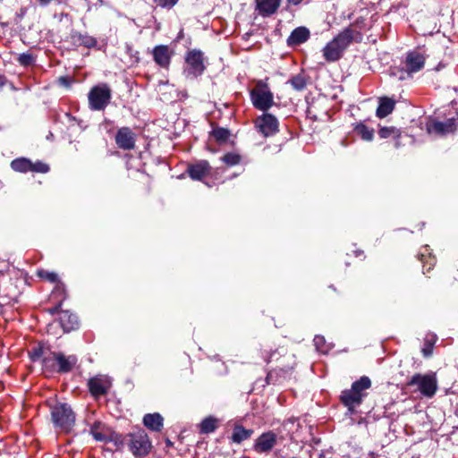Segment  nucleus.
I'll return each instance as SVG.
<instances>
[{
  "instance_id": "obj_1",
  "label": "nucleus",
  "mask_w": 458,
  "mask_h": 458,
  "mask_svg": "<svg viewBox=\"0 0 458 458\" xmlns=\"http://www.w3.org/2000/svg\"><path fill=\"white\" fill-rule=\"evenodd\" d=\"M371 387V380L367 376H362L360 379L352 384L350 389L344 390L340 395L342 403L353 411L360 406L363 399L367 396L366 391Z\"/></svg>"
},
{
  "instance_id": "obj_2",
  "label": "nucleus",
  "mask_w": 458,
  "mask_h": 458,
  "mask_svg": "<svg viewBox=\"0 0 458 458\" xmlns=\"http://www.w3.org/2000/svg\"><path fill=\"white\" fill-rule=\"evenodd\" d=\"M267 81L268 79L257 81L254 87L250 90L252 106L261 112H268L272 106L276 105Z\"/></svg>"
},
{
  "instance_id": "obj_3",
  "label": "nucleus",
  "mask_w": 458,
  "mask_h": 458,
  "mask_svg": "<svg viewBox=\"0 0 458 458\" xmlns=\"http://www.w3.org/2000/svg\"><path fill=\"white\" fill-rule=\"evenodd\" d=\"M29 356L33 362H41L44 373L57 372L58 352H52L48 346L38 344L29 351Z\"/></svg>"
},
{
  "instance_id": "obj_4",
  "label": "nucleus",
  "mask_w": 458,
  "mask_h": 458,
  "mask_svg": "<svg viewBox=\"0 0 458 458\" xmlns=\"http://www.w3.org/2000/svg\"><path fill=\"white\" fill-rule=\"evenodd\" d=\"M51 418L55 427L64 432L71 431L75 423V414L66 403L53 406Z\"/></svg>"
},
{
  "instance_id": "obj_5",
  "label": "nucleus",
  "mask_w": 458,
  "mask_h": 458,
  "mask_svg": "<svg viewBox=\"0 0 458 458\" xmlns=\"http://www.w3.org/2000/svg\"><path fill=\"white\" fill-rule=\"evenodd\" d=\"M426 55L424 53L418 49H414L406 53L405 58L403 62V68L398 71L400 72L399 80L403 81L421 71L425 66Z\"/></svg>"
},
{
  "instance_id": "obj_6",
  "label": "nucleus",
  "mask_w": 458,
  "mask_h": 458,
  "mask_svg": "<svg viewBox=\"0 0 458 458\" xmlns=\"http://www.w3.org/2000/svg\"><path fill=\"white\" fill-rule=\"evenodd\" d=\"M417 386V391L421 395L431 398L437 390V378L435 373L428 374H414L407 382V386Z\"/></svg>"
},
{
  "instance_id": "obj_7",
  "label": "nucleus",
  "mask_w": 458,
  "mask_h": 458,
  "mask_svg": "<svg viewBox=\"0 0 458 458\" xmlns=\"http://www.w3.org/2000/svg\"><path fill=\"white\" fill-rule=\"evenodd\" d=\"M88 98L90 110L102 111L110 103L112 90L106 83H100L89 90Z\"/></svg>"
},
{
  "instance_id": "obj_8",
  "label": "nucleus",
  "mask_w": 458,
  "mask_h": 458,
  "mask_svg": "<svg viewBox=\"0 0 458 458\" xmlns=\"http://www.w3.org/2000/svg\"><path fill=\"white\" fill-rule=\"evenodd\" d=\"M206 70L204 53L191 49L186 53L183 73L187 78L196 79Z\"/></svg>"
},
{
  "instance_id": "obj_9",
  "label": "nucleus",
  "mask_w": 458,
  "mask_h": 458,
  "mask_svg": "<svg viewBox=\"0 0 458 458\" xmlns=\"http://www.w3.org/2000/svg\"><path fill=\"white\" fill-rule=\"evenodd\" d=\"M256 131L264 137L275 135L279 131L278 119L268 112H263L253 121Z\"/></svg>"
},
{
  "instance_id": "obj_10",
  "label": "nucleus",
  "mask_w": 458,
  "mask_h": 458,
  "mask_svg": "<svg viewBox=\"0 0 458 458\" xmlns=\"http://www.w3.org/2000/svg\"><path fill=\"white\" fill-rule=\"evenodd\" d=\"M129 437L128 445L134 456L144 457L148 454L151 449V442L143 430L131 433Z\"/></svg>"
},
{
  "instance_id": "obj_11",
  "label": "nucleus",
  "mask_w": 458,
  "mask_h": 458,
  "mask_svg": "<svg viewBox=\"0 0 458 458\" xmlns=\"http://www.w3.org/2000/svg\"><path fill=\"white\" fill-rule=\"evenodd\" d=\"M335 42L339 46V47L344 52V50L352 43V42H360L362 40V34L355 30L352 25L345 28L342 30L337 36L334 38Z\"/></svg>"
},
{
  "instance_id": "obj_12",
  "label": "nucleus",
  "mask_w": 458,
  "mask_h": 458,
  "mask_svg": "<svg viewBox=\"0 0 458 458\" xmlns=\"http://www.w3.org/2000/svg\"><path fill=\"white\" fill-rule=\"evenodd\" d=\"M117 147L123 150H131L135 148L136 134L129 127L118 129L115 137Z\"/></svg>"
},
{
  "instance_id": "obj_13",
  "label": "nucleus",
  "mask_w": 458,
  "mask_h": 458,
  "mask_svg": "<svg viewBox=\"0 0 458 458\" xmlns=\"http://www.w3.org/2000/svg\"><path fill=\"white\" fill-rule=\"evenodd\" d=\"M277 443V436L269 430L261 434L255 441L253 450L259 454L269 453Z\"/></svg>"
},
{
  "instance_id": "obj_14",
  "label": "nucleus",
  "mask_w": 458,
  "mask_h": 458,
  "mask_svg": "<svg viewBox=\"0 0 458 458\" xmlns=\"http://www.w3.org/2000/svg\"><path fill=\"white\" fill-rule=\"evenodd\" d=\"M89 388L90 394L95 397L106 394L111 387V382L107 377L98 376L89 380Z\"/></svg>"
},
{
  "instance_id": "obj_15",
  "label": "nucleus",
  "mask_w": 458,
  "mask_h": 458,
  "mask_svg": "<svg viewBox=\"0 0 458 458\" xmlns=\"http://www.w3.org/2000/svg\"><path fill=\"white\" fill-rule=\"evenodd\" d=\"M152 55L155 63L158 66L165 69L169 67L173 53L167 46L159 45L155 47Z\"/></svg>"
},
{
  "instance_id": "obj_16",
  "label": "nucleus",
  "mask_w": 458,
  "mask_h": 458,
  "mask_svg": "<svg viewBox=\"0 0 458 458\" xmlns=\"http://www.w3.org/2000/svg\"><path fill=\"white\" fill-rule=\"evenodd\" d=\"M455 130L454 120L449 119L445 122L434 121L427 124V131L430 134L445 135Z\"/></svg>"
},
{
  "instance_id": "obj_17",
  "label": "nucleus",
  "mask_w": 458,
  "mask_h": 458,
  "mask_svg": "<svg viewBox=\"0 0 458 458\" xmlns=\"http://www.w3.org/2000/svg\"><path fill=\"white\" fill-rule=\"evenodd\" d=\"M210 165L208 161L201 160L196 164L188 165L187 173L193 180H202L210 173Z\"/></svg>"
},
{
  "instance_id": "obj_18",
  "label": "nucleus",
  "mask_w": 458,
  "mask_h": 458,
  "mask_svg": "<svg viewBox=\"0 0 458 458\" xmlns=\"http://www.w3.org/2000/svg\"><path fill=\"white\" fill-rule=\"evenodd\" d=\"M281 4V0H256V9L263 17L274 14Z\"/></svg>"
},
{
  "instance_id": "obj_19",
  "label": "nucleus",
  "mask_w": 458,
  "mask_h": 458,
  "mask_svg": "<svg viewBox=\"0 0 458 458\" xmlns=\"http://www.w3.org/2000/svg\"><path fill=\"white\" fill-rule=\"evenodd\" d=\"M60 325L65 332L74 330L79 326L78 317L69 310H61L59 313Z\"/></svg>"
},
{
  "instance_id": "obj_20",
  "label": "nucleus",
  "mask_w": 458,
  "mask_h": 458,
  "mask_svg": "<svg viewBox=\"0 0 458 458\" xmlns=\"http://www.w3.org/2000/svg\"><path fill=\"white\" fill-rule=\"evenodd\" d=\"M310 33L306 27L294 29L287 38L288 46H299L310 38Z\"/></svg>"
},
{
  "instance_id": "obj_21",
  "label": "nucleus",
  "mask_w": 458,
  "mask_h": 458,
  "mask_svg": "<svg viewBox=\"0 0 458 458\" xmlns=\"http://www.w3.org/2000/svg\"><path fill=\"white\" fill-rule=\"evenodd\" d=\"M323 56L327 62H335L343 56V50L332 39L328 42L322 50Z\"/></svg>"
},
{
  "instance_id": "obj_22",
  "label": "nucleus",
  "mask_w": 458,
  "mask_h": 458,
  "mask_svg": "<svg viewBox=\"0 0 458 458\" xmlns=\"http://www.w3.org/2000/svg\"><path fill=\"white\" fill-rule=\"evenodd\" d=\"M394 106L395 101L394 99L387 97L380 98L376 114L378 118H385L394 111Z\"/></svg>"
},
{
  "instance_id": "obj_23",
  "label": "nucleus",
  "mask_w": 458,
  "mask_h": 458,
  "mask_svg": "<svg viewBox=\"0 0 458 458\" xmlns=\"http://www.w3.org/2000/svg\"><path fill=\"white\" fill-rule=\"evenodd\" d=\"M77 357L75 355L65 356L62 352H58V373H67L72 369L77 363Z\"/></svg>"
},
{
  "instance_id": "obj_24",
  "label": "nucleus",
  "mask_w": 458,
  "mask_h": 458,
  "mask_svg": "<svg viewBox=\"0 0 458 458\" xmlns=\"http://www.w3.org/2000/svg\"><path fill=\"white\" fill-rule=\"evenodd\" d=\"M163 417L159 413H148L143 417V424L152 431H160L163 428Z\"/></svg>"
},
{
  "instance_id": "obj_25",
  "label": "nucleus",
  "mask_w": 458,
  "mask_h": 458,
  "mask_svg": "<svg viewBox=\"0 0 458 458\" xmlns=\"http://www.w3.org/2000/svg\"><path fill=\"white\" fill-rule=\"evenodd\" d=\"M90 434L95 440L100 442H106L110 438L108 428L99 421H96L90 427Z\"/></svg>"
},
{
  "instance_id": "obj_26",
  "label": "nucleus",
  "mask_w": 458,
  "mask_h": 458,
  "mask_svg": "<svg viewBox=\"0 0 458 458\" xmlns=\"http://www.w3.org/2000/svg\"><path fill=\"white\" fill-rule=\"evenodd\" d=\"M309 76L304 72H300L296 75L291 77V79L287 81L293 89L297 91L303 90L308 84Z\"/></svg>"
},
{
  "instance_id": "obj_27",
  "label": "nucleus",
  "mask_w": 458,
  "mask_h": 458,
  "mask_svg": "<svg viewBox=\"0 0 458 458\" xmlns=\"http://www.w3.org/2000/svg\"><path fill=\"white\" fill-rule=\"evenodd\" d=\"M218 427V420L213 416L205 418L199 425V432L202 434H209L214 432Z\"/></svg>"
},
{
  "instance_id": "obj_28",
  "label": "nucleus",
  "mask_w": 458,
  "mask_h": 458,
  "mask_svg": "<svg viewBox=\"0 0 458 458\" xmlns=\"http://www.w3.org/2000/svg\"><path fill=\"white\" fill-rule=\"evenodd\" d=\"M11 167L13 171L19 173H27L31 170V160L26 157H20L11 162Z\"/></svg>"
},
{
  "instance_id": "obj_29",
  "label": "nucleus",
  "mask_w": 458,
  "mask_h": 458,
  "mask_svg": "<svg viewBox=\"0 0 458 458\" xmlns=\"http://www.w3.org/2000/svg\"><path fill=\"white\" fill-rule=\"evenodd\" d=\"M252 433V429H246L242 426H236L233 431L232 440L234 443L240 444L242 441L250 438Z\"/></svg>"
},
{
  "instance_id": "obj_30",
  "label": "nucleus",
  "mask_w": 458,
  "mask_h": 458,
  "mask_svg": "<svg viewBox=\"0 0 458 458\" xmlns=\"http://www.w3.org/2000/svg\"><path fill=\"white\" fill-rule=\"evenodd\" d=\"M211 136L218 144H225L229 140L231 132L228 129L223 127H216L211 132Z\"/></svg>"
},
{
  "instance_id": "obj_31",
  "label": "nucleus",
  "mask_w": 458,
  "mask_h": 458,
  "mask_svg": "<svg viewBox=\"0 0 458 458\" xmlns=\"http://www.w3.org/2000/svg\"><path fill=\"white\" fill-rule=\"evenodd\" d=\"M355 132L361 137L362 140L370 141L374 137V130L369 128L364 123H358L354 128Z\"/></svg>"
},
{
  "instance_id": "obj_32",
  "label": "nucleus",
  "mask_w": 458,
  "mask_h": 458,
  "mask_svg": "<svg viewBox=\"0 0 458 458\" xmlns=\"http://www.w3.org/2000/svg\"><path fill=\"white\" fill-rule=\"evenodd\" d=\"M378 135L382 139H387V138H394V139H399L401 136L400 130L396 129L395 127H382L378 131Z\"/></svg>"
},
{
  "instance_id": "obj_33",
  "label": "nucleus",
  "mask_w": 458,
  "mask_h": 458,
  "mask_svg": "<svg viewBox=\"0 0 458 458\" xmlns=\"http://www.w3.org/2000/svg\"><path fill=\"white\" fill-rule=\"evenodd\" d=\"M221 160L228 166H233L241 163L242 157L236 152H227L221 157Z\"/></svg>"
},
{
  "instance_id": "obj_34",
  "label": "nucleus",
  "mask_w": 458,
  "mask_h": 458,
  "mask_svg": "<svg viewBox=\"0 0 458 458\" xmlns=\"http://www.w3.org/2000/svg\"><path fill=\"white\" fill-rule=\"evenodd\" d=\"M284 352V349H281V350L276 349L273 352H268L267 350H264L262 352V358L265 362L270 363L274 360H277L280 357H282L284 355V353H283Z\"/></svg>"
},
{
  "instance_id": "obj_35",
  "label": "nucleus",
  "mask_w": 458,
  "mask_h": 458,
  "mask_svg": "<svg viewBox=\"0 0 458 458\" xmlns=\"http://www.w3.org/2000/svg\"><path fill=\"white\" fill-rule=\"evenodd\" d=\"M313 341H314V344L316 346V349L318 352H320L322 353L327 352L328 349L326 346V341H325L324 336H322V335H316Z\"/></svg>"
},
{
  "instance_id": "obj_36",
  "label": "nucleus",
  "mask_w": 458,
  "mask_h": 458,
  "mask_svg": "<svg viewBox=\"0 0 458 458\" xmlns=\"http://www.w3.org/2000/svg\"><path fill=\"white\" fill-rule=\"evenodd\" d=\"M78 42L87 47H94L97 43L94 38L88 35H79Z\"/></svg>"
},
{
  "instance_id": "obj_37",
  "label": "nucleus",
  "mask_w": 458,
  "mask_h": 458,
  "mask_svg": "<svg viewBox=\"0 0 458 458\" xmlns=\"http://www.w3.org/2000/svg\"><path fill=\"white\" fill-rule=\"evenodd\" d=\"M18 62L21 65L30 66L34 62V57L31 54L22 53L18 57Z\"/></svg>"
},
{
  "instance_id": "obj_38",
  "label": "nucleus",
  "mask_w": 458,
  "mask_h": 458,
  "mask_svg": "<svg viewBox=\"0 0 458 458\" xmlns=\"http://www.w3.org/2000/svg\"><path fill=\"white\" fill-rule=\"evenodd\" d=\"M49 171V166L47 164H44L40 161H38L36 163L31 162V170L30 172H36V173H47Z\"/></svg>"
},
{
  "instance_id": "obj_39",
  "label": "nucleus",
  "mask_w": 458,
  "mask_h": 458,
  "mask_svg": "<svg viewBox=\"0 0 458 458\" xmlns=\"http://www.w3.org/2000/svg\"><path fill=\"white\" fill-rule=\"evenodd\" d=\"M38 275L41 278H43L45 280H47V281H49L51 283H55L58 280L57 274H55L54 272H48V271L41 270V271H38Z\"/></svg>"
},
{
  "instance_id": "obj_40",
  "label": "nucleus",
  "mask_w": 458,
  "mask_h": 458,
  "mask_svg": "<svg viewBox=\"0 0 458 458\" xmlns=\"http://www.w3.org/2000/svg\"><path fill=\"white\" fill-rule=\"evenodd\" d=\"M179 0H154L157 6L161 8L171 9L173 8Z\"/></svg>"
},
{
  "instance_id": "obj_41",
  "label": "nucleus",
  "mask_w": 458,
  "mask_h": 458,
  "mask_svg": "<svg viewBox=\"0 0 458 458\" xmlns=\"http://www.w3.org/2000/svg\"><path fill=\"white\" fill-rule=\"evenodd\" d=\"M53 0H36V3L41 7H46L51 4Z\"/></svg>"
},
{
  "instance_id": "obj_42",
  "label": "nucleus",
  "mask_w": 458,
  "mask_h": 458,
  "mask_svg": "<svg viewBox=\"0 0 458 458\" xmlns=\"http://www.w3.org/2000/svg\"><path fill=\"white\" fill-rule=\"evenodd\" d=\"M302 0H287V3L289 4L297 5L299 4Z\"/></svg>"
},
{
  "instance_id": "obj_43",
  "label": "nucleus",
  "mask_w": 458,
  "mask_h": 458,
  "mask_svg": "<svg viewBox=\"0 0 458 458\" xmlns=\"http://www.w3.org/2000/svg\"><path fill=\"white\" fill-rule=\"evenodd\" d=\"M60 305H61V304H59L58 306H56V307H55L54 309H52V310H50V312H51L52 314H55V313L58 311Z\"/></svg>"
},
{
  "instance_id": "obj_44",
  "label": "nucleus",
  "mask_w": 458,
  "mask_h": 458,
  "mask_svg": "<svg viewBox=\"0 0 458 458\" xmlns=\"http://www.w3.org/2000/svg\"><path fill=\"white\" fill-rule=\"evenodd\" d=\"M62 81H65L66 80L64 78L60 79Z\"/></svg>"
}]
</instances>
